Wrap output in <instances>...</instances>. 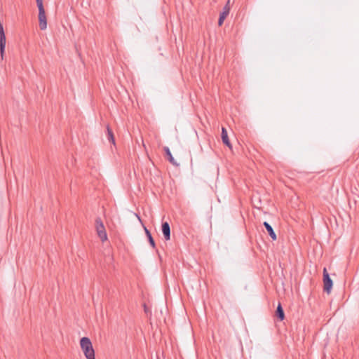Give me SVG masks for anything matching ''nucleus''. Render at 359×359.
Masks as SVG:
<instances>
[{"instance_id": "1", "label": "nucleus", "mask_w": 359, "mask_h": 359, "mask_svg": "<svg viewBox=\"0 0 359 359\" xmlns=\"http://www.w3.org/2000/svg\"><path fill=\"white\" fill-rule=\"evenodd\" d=\"M80 346L86 359H95V351L88 337H83L80 339Z\"/></svg>"}, {"instance_id": "2", "label": "nucleus", "mask_w": 359, "mask_h": 359, "mask_svg": "<svg viewBox=\"0 0 359 359\" xmlns=\"http://www.w3.org/2000/svg\"><path fill=\"white\" fill-rule=\"evenodd\" d=\"M95 229L97 233L98 237L100 240L104 242L107 240V235L105 230V227L103 224L102 219L100 217H97L95 219Z\"/></svg>"}, {"instance_id": "3", "label": "nucleus", "mask_w": 359, "mask_h": 359, "mask_svg": "<svg viewBox=\"0 0 359 359\" xmlns=\"http://www.w3.org/2000/svg\"><path fill=\"white\" fill-rule=\"evenodd\" d=\"M333 282L330 278V275L326 269H323V290L327 294H330L332 288Z\"/></svg>"}, {"instance_id": "4", "label": "nucleus", "mask_w": 359, "mask_h": 359, "mask_svg": "<svg viewBox=\"0 0 359 359\" xmlns=\"http://www.w3.org/2000/svg\"><path fill=\"white\" fill-rule=\"evenodd\" d=\"M39 8V24L41 30H45L47 27V20L43 5L37 6Z\"/></svg>"}, {"instance_id": "5", "label": "nucleus", "mask_w": 359, "mask_h": 359, "mask_svg": "<svg viewBox=\"0 0 359 359\" xmlns=\"http://www.w3.org/2000/svg\"><path fill=\"white\" fill-rule=\"evenodd\" d=\"M6 43V38L4 29V26L2 22L0 21V55L1 59L4 58L5 48Z\"/></svg>"}, {"instance_id": "6", "label": "nucleus", "mask_w": 359, "mask_h": 359, "mask_svg": "<svg viewBox=\"0 0 359 359\" xmlns=\"http://www.w3.org/2000/svg\"><path fill=\"white\" fill-rule=\"evenodd\" d=\"M230 12V0H228L226 5L223 7L222 12L219 15L218 25L221 26L225 18L229 14Z\"/></svg>"}, {"instance_id": "7", "label": "nucleus", "mask_w": 359, "mask_h": 359, "mask_svg": "<svg viewBox=\"0 0 359 359\" xmlns=\"http://www.w3.org/2000/svg\"><path fill=\"white\" fill-rule=\"evenodd\" d=\"M162 233L165 240L168 241L170 239V227L168 222H165L162 224Z\"/></svg>"}, {"instance_id": "8", "label": "nucleus", "mask_w": 359, "mask_h": 359, "mask_svg": "<svg viewBox=\"0 0 359 359\" xmlns=\"http://www.w3.org/2000/svg\"><path fill=\"white\" fill-rule=\"evenodd\" d=\"M222 140L225 145L231 149L232 146L228 137L227 130L224 127L222 128Z\"/></svg>"}, {"instance_id": "9", "label": "nucleus", "mask_w": 359, "mask_h": 359, "mask_svg": "<svg viewBox=\"0 0 359 359\" xmlns=\"http://www.w3.org/2000/svg\"><path fill=\"white\" fill-rule=\"evenodd\" d=\"M163 150L167 156V159L168 160V161L172 164L173 165L175 166H178L179 164L176 162V161L175 160V158H173L171 152H170V149L168 147H165L163 148Z\"/></svg>"}, {"instance_id": "10", "label": "nucleus", "mask_w": 359, "mask_h": 359, "mask_svg": "<svg viewBox=\"0 0 359 359\" xmlns=\"http://www.w3.org/2000/svg\"><path fill=\"white\" fill-rule=\"evenodd\" d=\"M264 226H265L267 232L269 233L270 237L272 238L273 241H276L277 239L276 234L274 232L272 226L267 222H264Z\"/></svg>"}, {"instance_id": "11", "label": "nucleus", "mask_w": 359, "mask_h": 359, "mask_svg": "<svg viewBox=\"0 0 359 359\" xmlns=\"http://www.w3.org/2000/svg\"><path fill=\"white\" fill-rule=\"evenodd\" d=\"M276 316L280 321L283 320L285 318V313L280 303L278 304L276 311Z\"/></svg>"}, {"instance_id": "12", "label": "nucleus", "mask_w": 359, "mask_h": 359, "mask_svg": "<svg viewBox=\"0 0 359 359\" xmlns=\"http://www.w3.org/2000/svg\"><path fill=\"white\" fill-rule=\"evenodd\" d=\"M144 229L150 245L153 248H155L156 244L150 231L145 226L144 227Z\"/></svg>"}, {"instance_id": "13", "label": "nucleus", "mask_w": 359, "mask_h": 359, "mask_svg": "<svg viewBox=\"0 0 359 359\" xmlns=\"http://www.w3.org/2000/svg\"><path fill=\"white\" fill-rule=\"evenodd\" d=\"M107 139L109 142L112 143L113 144H115V139L114 136V133L109 126H107Z\"/></svg>"}, {"instance_id": "14", "label": "nucleus", "mask_w": 359, "mask_h": 359, "mask_svg": "<svg viewBox=\"0 0 359 359\" xmlns=\"http://www.w3.org/2000/svg\"><path fill=\"white\" fill-rule=\"evenodd\" d=\"M37 6L43 5V0H36Z\"/></svg>"}, {"instance_id": "15", "label": "nucleus", "mask_w": 359, "mask_h": 359, "mask_svg": "<svg viewBox=\"0 0 359 359\" xmlns=\"http://www.w3.org/2000/svg\"><path fill=\"white\" fill-rule=\"evenodd\" d=\"M136 216H137V217L138 218V219H139L140 221H141L140 217L137 215H136Z\"/></svg>"}, {"instance_id": "16", "label": "nucleus", "mask_w": 359, "mask_h": 359, "mask_svg": "<svg viewBox=\"0 0 359 359\" xmlns=\"http://www.w3.org/2000/svg\"><path fill=\"white\" fill-rule=\"evenodd\" d=\"M144 311L147 312V309H146V306H144Z\"/></svg>"}]
</instances>
